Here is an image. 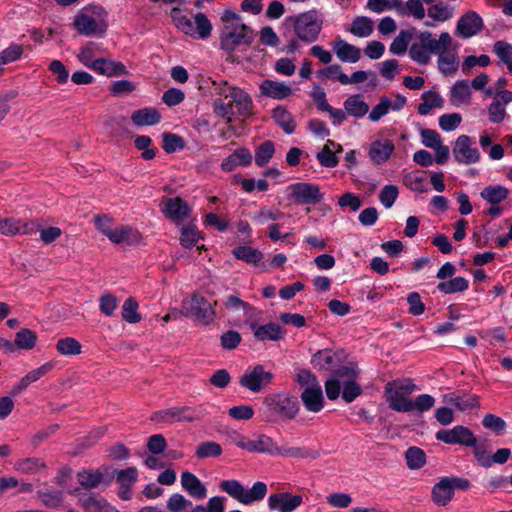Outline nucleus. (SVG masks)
Returning a JSON list of instances; mask_svg holds the SVG:
<instances>
[{"instance_id": "38", "label": "nucleus", "mask_w": 512, "mask_h": 512, "mask_svg": "<svg viewBox=\"0 0 512 512\" xmlns=\"http://www.w3.org/2000/svg\"><path fill=\"white\" fill-rule=\"evenodd\" d=\"M77 480L82 487L92 489L103 483L105 477L99 470H83L78 472Z\"/></svg>"}, {"instance_id": "24", "label": "nucleus", "mask_w": 512, "mask_h": 512, "mask_svg": "<svg viewBox=\"0 0 512 512\" xmlns=\"http://www.w3.org/2000/svg\"><path fill=\"white\" fill-rule=\"evenodd\" d=\"M335 378L329 379L325 382L326 395L330 400H335L339 397L342 386V379L344 377H354L355 370L350 367H342L336 371Z\"/></svg>"}, {"instance_id": "36", "label": "nucleus", "mask_w": 512, "mask_h": 512, "mask_svg": "<svg viewBox=\"0 0 512 512\" xmlns=\"http://www.w3.org/2000/svg\"><path fill=\"white\" fill-rule=\"evenodd\" d=\"M470 447H473V455L477 463L484 468H490V441L487 439L477 441L475 438V444Z\"/></svg>"}, {"instance_id": "61", "label": "nucleus", "mask_w": 512, "mask_h": 512, "mask_svg": "<svg viewBox=\"0 0 512 512\" xmlns=\"http://www.w3.org/2000/svg\"><path fill=\"white\" fill-rule=\"evenodd\" d=\"M283 217V212L277 209L263 207L253 216V219L259 224H264L267 221H276L282 219Z\"/></svg>"}, {"instance_id": "45", "label": "nucleus", "mask_w": 512, "mask_h": 512, "mask_svg": "<svg viewBox=\"0 0 512 512\" xmlns=\"http://www.w3.org/2000/svg\"><path fill=\"white\" fill-rule=\"evenodd\" d=\"M37 340V335L30 329L23 328L16 333L14 347L17 346L20 349L30 350L32 349Z\"/></svg>"}, {"instance_id": "25", "label": "nucleus", "mask_w": 512, "mask_h": 512, "mask_svg": "<svg viewBox=\"0 0 512 512\" xmlns=\"http://www.w3.org/2000/svg\"><path fill=\"white\" fill-rule=\"evenodd\" d=\"M250 328L254 331V337L259 341H278L282 339L284 335L281 326L276 323L257 326L252 322Z\"/></svg>"}, {"instance_id": "13", "label": "nucleus", "mask_w": 512, "mask_h": 512, "mask_svg": "<svg viewBox=\"0 0 512 512\" xmlns=\"http://www.w3.org/2000/svg\"><path fill=\"white\" fill-rule=\"evenodd\" d=\"M436 439L450 445L471 446L475 444L473 432L465 426H455L452 429H442L436 433Z\"/></svg>"}, {"instance_id": "54", "label": "nucleus", "mask_w": 512, "mask_h": 512, "mask_svg": "<svg viewBox=\"0 0 512 512\" xmlns=\"http://www.w3.org/2000/svg\"><path fill=\"white\" fill-rule=\"evenodd\" d=\"M407 465L411 469L421 468L426 461L425 453L418 447H410L405 454Z\"/></svg>"}, {"instance_id": "56", "label": "nucleus", "mask_w": 512, "mask_h": 512, "mask_svg": "<svg viewBox=\"0 0 512 512\" xmlns=\"http://www.w3.org/2000/svg\"><path fill=\"white\" fill-rule=\"evenodd\" d=\"M267 493V486L264 482H255L250 490L245 489L244 504L248 505L255 501L262 500Z\"/></svg>"}, {"instance_id": "17", "label": "nucleus", "mask_w": 512, "mask_h": 512, "mask_svg": "<svg viewBox=\"0 0 512 512\" xmlns=\"http://www.w3.org/2000/svg\"><path fill=\"white\" fill-rule=\"evenodd\" d=\"M74 27L78 33L85 36L102 35L106 30L104 24L86 13H79L74 19Z\"/></svg>"}, {"instance_id": "42", "label": "nucleus", "mask_w": 512, "mask_h": 512, "mask_svg": "<svg viewBox=\"0 0 512 512\" xmlns=\"http://www.w3.org/2000/svg\"><path fill=\"white\" fill-rule=\"evenodd\" d=\"M469 282L464 277H455L449 281L440 282L437 289L444 294L462 292L468 289Z\"/></svg>"}, {"instance_id": "1", "label": "nucleus", "mask_w": 512, "mask_h": 512, "mask_svg": "<svg viewBox=\"0 0 512 512\" xmlns=\"http://www.w3.org/2000/svg\"><path fill=\"white\" fill-rule=\"evenodd\" d=\"M213 111L216 115L231 123L235 115L247 117L252 113V99L242 89L230 86L227 82H214Z\"/></svg>"}, {"instance_id": "51", "label": "nucleus", "mask_w": 512, "mask_h": 512, "mask_svg": "<svg viewBox=\"0 0 512 512\" xmlns=\"http://www.w3.org/2000/svg\"><path fill=\"white\" fill-rule=\"evenodd\" d=\"M137 309L138 303L134 298L126 299L122 306V318L129 323H138L141 320V316Z\"/></svg>"}, {"instance_id": "49", "label": "nucleus", "mask_w": 512, "mask_h": 512, "mask_svg": "<svg viewBox=\"0 0 512 512\" xmlns=\"http://www.w3.org/2000/svg\"><path fill=\"white\" fill-rule=\"evenodd\" d=\"M224 307L230 311L242 310L246 317H251L254 311L249 303L241 300L237 295H229L224 302Z\"/></svg>"}, {"instance_id": "9", "label": "nucleus", "mask_w": 512, "mask_h": 512, "mask_svg": "<svg viewBox=\"0 0 512 512\" xmlns=\"http://www.w3.org/2000/svg\"><path fill=\"white\" fill-rule=\"evenodd\" d=\"M179 313L204 325L212 323L215 319V311L211 303L198 294L185 298L182 301V308Z\"/></svg>"}, {"instance_id": "43", "label": "nucleus", "mask_w": 512, "mask_h": 512, "mask_svg": "<svg viewBox=\"0 0 512 512\" xmlns=\"http://www.w3.org/2000/svg\"><path fill=\"white\" fill-rule=\"evenodd\" d=\"M81 344L72 337L59 339L56 344V350L65 356H73L81 353Z\"/></svg>"}, {"instance_id": "16", "label": "nucleus", "mask_w": 512, "mask_h": 512, "mask_svg": "<svg viewBox=\"0 0 512 512\" xmlns=\"http://www.w3.org/2000/svg\"><path fill=\"white\" fill-rule=\"evenodd\" d=\"M72 494L78 497V504L85 512H117L102 497L81 493L79 489H75Z\"/></svg>"}, {"instance_id": "47", "label": "nucleus", "mask_w": 512, "mask_h": 512, "mask_svg": "<svg viewBox=\"0 0 512 512\" xmlns=\"http://www.w3.org/2000/svg\"><path fill=\"white\" fill-rule=\"evenodd\" d=\"M275 152L274 143L270 140L261 143L255 151V163L262 167L267 164Z\"/></svg>"}, {"instance_id": "2", "label": "nucleus", "mask_w": 512, "mask_h": 512, "mask_svg": "<svg viewBox=\"0 0 512 512\" xmlns=\"http://www.w3.org/2000/svg\"><path fill=\"white\" fill-rule=\"evenodd\" d=\"M221 21L223 25L220 30V48L226 53V60L233 62V52L241 46L251 45L255 33L239 14L231 10L224 11Z\"/></svg>"}, {"instance_id": "14", "label": "nucleus", "mask_w": 512, "mask_h": 512, "mask_svg": "<svg viewBox=\"0 0 512 512\" xmlns=\"http://www.w3.org/2000/svg\"><path fill=\"white\" fill-rule=\"evenodd\" d=\"M272 378L273 374L270 371H266L262 365H256L241 376L240 384L252 392H259L271 382Z\"/></svg>"}, {"instance_id": "39", "label": "nucleus", "mask_w": 512, "mask_h": 512, "mask_svg": "<svg viewBox=\"0 0 512 512\" xmlns=\"http://www.w3.org/2000/svg\"><path fill=\"white\" fill-rule=\"evenodd\" d=\"M233 255L239 260L254 265H258L263 259L262 252L250 246H239L234 248Z\"/></svg>"}, {"instance_id": "8", "label": "nucleus", "mask_w": 512, "mask_h": 512, "mask_svg": "<svg viewBox=\"0 0 512 512\" xmlns=\"http://www.w3.org/2000/svg\"><path fill=\"white\" fill-rule=\"evenodd\" d=\"M171 14L177 28L185 34L190 36H195L197 34L198 37L202 39L211 35L212 25L205 14H196L194 17V23L190 18L182 15L178 8H173Z\"/></svg>"}, {"instance_id": "19", "label": "nucleus", "mask_w": 512, "mask_h": 512, "mask_svg": "<svg viewBox=\"0 0 512 512\" xmlns=\"http://www.w3.org/2000/svg\"><path fill=\"white\" fill-rule=\"evenodd\" d=\"M89 68L94 70L98 74L107 77H116L128 74V71L124 64L106 58L95 59L93 64Z\"/></svg>"}, {"instance_id": "23", "label": "nucleus", "mask_w": 512, "mask_h": 512, "mask_svg": "<svg viewBox=\"0 0 512 512\" xmlns=\"http://www.w3.org/2000/svg\"><path fill=\"white\" fill-rule=\"evenodd\" d=\"M301 400L308 411L319 412L323 408L324 403L321 385L306 387L301 394Z\"/></svg>"}, {"instance_id": "28", "label": "nucleus", "mask_w": 512, "mask_h": 512, "mask_svg": "<svg viewBox=\"0 0 512 512\" xmlns=\"http://www.w3.org/2000/svg\"><path fill=\"white\" fill-rule=\"evenodd\" d=\"M454 491L447 477L442 478L432 488V501L438 506H446L452 500Z\"/></svg>"}, {"instance_id": "18", "label": "nucleus", "mask_w": 512, "mask_h": 512, "mask_svg": "<svg viewBox=\"0 0 512 512\" xmlns=\"http://www.w3.org/2000/svg\"><path fill=\"white\" fill-rule=\"evenodd\" d=\"M439 71L445 75L450 76L456 73L459 67V56L456 48L448 46L443 49L437 58Z\"/></svg>"}, {"instance_id": "41", "label": "nucleus", "mask_w": 512, "mask_h": 512, "mask_svg": "<svg viewBox=\"0 0 512 512\" xmlns=\"http://www.w3.org/2000/svg\"><path fill=\"white\" fill-rule=\"evenodd\" d=\"M273 118L287 134L294 132L296 124L291 114L285 108L280 106L276 107L273 110Z\"/></svg>"}, {"instance_id": "20", "label": "nucleus", "mask_w": 512, "mask_h": 512, "mask_svg": "<svg viewBox=\"0 0 512 512\" xmlns=\"http://www.w3.org/2000/svg\"><path fill=\"white\" fill-rule=\"evenodd\" d=\"M163 212L171 220L179 222L188 217L190 208L180 197H172L165 200Z\"/></svg>"}, {"instance_id": "55", "label": "nucleus", "mask_w": 512, "mask_h": 512, "mask_svg": "<svg viewBox=\"0 0 512 512\" xmlns=\"http://www.w3.org/2000/svg\"><path fill=\"white\" fill-rule=\"evenodd\" d=\"M100 51V46L94 42H88L80 49L78 60L86 67H91L94 56Z\"/></svg>"}, {"instance_id": "34", "label": "nucleus", "mask_w": 512, "mask_h": 512, "mask_svg": "<svg viewBox=\"0 0 512 512\" xmlns=\"http://www.w3.org/2000/svg\"><path fill=\"white\" fill-rule=\"evenodd\" d=\"M109 240L115 244H128L131 245L138 241V234L128 226H121L112 231L107 236Z\"/></svg>"}, {"instance_id": "44", "label": "nucleus", "mask_w": 512, "mask_h": 512, "mask_svg": "<svg viewBox=\"0 0 512 512\" xmlns=\"http://www.w3.org/2000/svg\"><path fill=\"white\" fill-rule=\"evenodd\" d=\"M37 497L44 506L52 509L60 507L63 501L62 492L55 489L38 491Z\"/></svg>"}, {"instance_id": "27", "label": "nucleus", "mask_w": 512, "mask_h": 512, "mask_svg": "<svg viewBox=\"0 0 512 512\" xmlns=\"http://www.w3.org/2000/svg\"><path fill=\"white\" fill-rule=\"evenodd\" d=\"M471 88L467 80H459L450 89V102L454 106L471 103Z\"/></svg>"}, {"instance_id": "11", "label": "nucleus", "mask_w": 512, "mask_h": 512, "mask_svg": "<svg viewBox=\"0 0 512 512\" xmlns=\"http://www.w3.org/2000/svg\"><path fill=\"white\" fill-rule=\"evenodd\" d=\"M473 140L467 135H460L453 147L454 159L465 165L475 164L480 160V152L473 147Z\"/></svg>"}, {"instance_id": "60", "label": "nucleus", "mask_w": 512, "mask_h": 512, "mask_svg": "<svg viewBox=\"0 0 512 512\" xmlns=\"http://www.w3.org/2000/svg\"><path fill=\"white\" fill-rule=\"evenodd\" d=\"M162 148L167 153H173L177 150L184 148V141L181 136L172 133H164Z\"/></svg>"}, {"instance_id": "58", "label": "nucleus", "mask_w": 512, "mask_h": 512, "mask_svg": "<svg viewBox=\"0 0 512 512\" xmlns=\"http://www.w3.org/2000/svg\"><path fill=\"white\" fill-rule=\"evenodd\" d=\"M482 425L497 435L503 434L507 427L506 422L502 418L490 413L484 416Z\"/></svg>"}, {"instance_id": "4", "label": "nucleus", "mask_w": 512, "mask_h": 512, "mask_svg": "<svg viewBox=\"0 0 512 512\" xmlns=\"http://www.w3.org/2000/svg\"><path fill=\"white\" fill-rule=\"evenodd\" d=\"M417 386L411 379H399L385 385V395L389 407L396 412H410L411 399L408 398Z\"/></svg>"}, {"instance_id": "3", "label": "nucleus", "mask_w": 512, "mask_h": 512, "mask_svg": "<svg viewBox=\"0 0 512 512\" xmlns=\"http://www.w3.org/2000/svg\"><path fill=\"white\" fill-rule=\"evenodd\" d=\"M453 39L448 32H443L438 38L429 31L420 32L416 41L409 49V56L418 64L426 65L431 60V55L438 54L448 46H452Z\"/></svg>"}, {"instance_id": "6", "label": "nucleus", "mask_w": 512, "mask_h": 512, "mask_svg": "<svg viewBox=\"0 0 512 512\" xmlns=\"http://www.w3.org/2000/svg\"><path fill=\"white\" fill-rule=\"evenodd\" d=\"M263 404L271 416L282 420L293 419L299 411L297 398L286 393L268 395Z\"/></svg>"}, {"instance_id": "29", "label": "nucleus", "mask_w": 512, "mask_h": 512, "mask_svg": "<svg viewBox=\"0 0 512 512\" xmlns=\"http://www.w3.org/2000/svg\"><path fill=\"white\" fill-rule=\"evenodd\" d=\"M261 93L273 99H284L292 94L290 86L284 83L264 80L260 85Z\"/></svg>"}, {"instance_id": "26", "label": "nucleus", "mask_w": 512, "mask_h": 512, "mask_svg": "<svg viewBox=\"0 0 512 512\" xmlns=\"http://www.w3.org/2000/svg\"><path fill=\"white\" fill-rule=\"evenodd\" d=\"M333 50L342 62L355 63L361 57V50L343 39H338L334 42Z\"/></svg>"}, {"instance_id": "21", "label": "nucleus", "mask_w": 512, "mask_h": 512, "mask_svg": "<svg viewBox=\"0 0 512 512\" xmlns=\"http://www.w3.org/2000/svg\"><path fill=\"white\" fill-rule=\"evenodd\" d=\"M395 146L389 139L375 140L369 148V157L374 164L385 163L393 153Z\"/></svg>"}, {"instance_id": "52", "label": "nucleus", "mask_w": 512, "mask_h": 512, "mask_svg": "<svg viewBox=\"0 0 512 512\" xmlns=\"http://www.w3.org/2000/svg\"><path fill=\"white\" fill-rule=\"evenodd\" d=\"M222 453L220 444L212 441L203 442L197 446L195 455L200 458L217 457Z\"/></svg>"}, {"instance_id": "5", "label": "nucleus", "mask_w": 512, "mask_h": 512, "mask_svg": "<svg viewBox=\"0 0 512 512\" xmlns=\"http://www.w3.org/2000/svg\"><path fill=\"white\" fill-rule=\"evenodd\" d=\"M250 452L265 453L272 456L281 455L293 458L318 457L317 452L310 451L305 448L278 446L271 437L265 434H259L256 439L252 440Z\"/></svg>"}, {"instance_id": "12", "label": "nucleus", "mask_w": 512, "mask_h": 512, "mask_svg": "<svg viewBox=\"0 0 512 512\" xmlns=\"http://www.w3.org/2000/svg\"><path fill=\"white\" fill-rule=\"evenodd\" d=\"M288 189L294 198V202L298 205L317 204L323 198L319 186L314 184L298 182L291 184Z\"/></svg>"}, {"instance_id": "22", "label": "nucleus", "mask_w": 512, "mask_h": 512, "mask_svg": "<svg viewBox=\"0 0 512 512\" xmlns=\"http://www.w3.org/2000/svg\"><path fill=\"white\" fill-rule=\"evenodd\" d=\"M181 485L183 489L196 500L205 499L207 496V488L205 485L189 471H185L181 474Z\"/></svg>"}, {"instance_id": "53", "label": "nucleus", "mask_w": 512, "mask_h": 512, "mask_svg": "<svg viewBox=\"0 0 512 512\" xmlns=\"http://www.w3.org/2000/svg\"><path fill=\"white\" fill-rule=\"evenodd\" d=\"M412 39V34L409 31H400L398 36L393 40L390 45V52L395 55L404 54L407 50L408 44Z\"/></svg>"}, {"instance_id": "62", "label": "nucleus", "mask_w": 512, "mask_h": 512, "mask_svg": "<svg viewBox=\"0 0 512 512\" xmlns=\"http://www.w3.org/2000/svg\"><path fill=\"white\" fill-rule=\"evenodd\" d=\"M435 404V399L429 394H421L415 400L411 399L410 412L416 410L420 413L430 410Z\"/></svg>"}, {"instance_id": "48", "label": "nucleus", "mask_w": 512, "mask_h": 512, "mask_svg": "<svg viewBox=\"0 0 512 512\" xmlns=\"http://www.w3.org/2000/svg\"><path fill=\"white\" fill-rule=\"evenodd\" d=\"M454 10L444 3H437L428 8V16L436 21H447L453 17Z\"/></svg>"}, {"instance_id": "15", "label": "nucleus", "mask_w": 512, "mask_h": 512, "mask_svg": "<svg viewBox=\"0 0 512 512\" xmlns=\"http://www.w3.org/2000/svg\"><path fill=\"white\" fill-rule=\"evenodd\" d=\"M483 27L481 16L475 11H468L457 21L455 33L459 37L467 39L480 33Z\"/></svg>"}, {"instance_id": "10", "label": "nucleus", "mask_w": 512, "mask_h": 512, "mask_svg": "<svg viewBox=\"0 0 512 512\" xmlns=\"http://www.w3.org/2000/svg\"><path fill=\"white\" fill-rule=\"evenodd\" d=\"M203 414L204 410L201 408H192L188 406L172 407L154 413L152 420L165 423H171L173 421L193 422L199 420Z\"/></svg>"}, {"instance_id": "7", "label": "nucleus", "mask_w": 512, "mask_h": 512, "mask_svg": "<svg viewBox=\"0 0 512 512\" xmlns=\"http://www.w3.org/2000/svg\"><path fill=\"white\" fill-rule=\"evenodd\" d=\"M293 22L294 33L301 41L313 43L318 39L322 29V20L315 11H308L289 18Z\"/></svg>"}, {"instance_id": "50", "label": "nucleus", "mask_w": 512, "mask_h": 512, "mask_svg": "<svg viewBox=\"0 0 512 512\" xmlns=\"http://www.w3.org/2000/svg\"><path fill=\"white\" fill-rule=\"evenodd\" d=\"M348 380L342 381L343 392L342 398L346 403H351L355 398L361 394V387L355 382L356 375L354 377H347Z\"/></svg>"}, {"instance_id": "63", "label": "nucleus", "mask_w": 512, "mask_h": 512, "mask_svg": "<svg viewBox=\"0 0 512 512\" xmlns=\"http://www.w3.org/2000/svg\"><path fill=\"white\" fill-rule=\"evenodd\" d=\"M493 52L505 64L512 60V45L503 40L494 43Z\"/></svg>"}, {"instance_id": "46", "label": "nucleus", "mask_w": 512, "mask_h": 512, "mask_svg": "<svg viewBox=\"0 0 512 512\" xmlns=\"http://www.w3.org/2000/svg\"><path fill=\"white\" fill-rule=\"evenodd\" d=\"M219 486L222 491L244 504L245 488L239 481L224 480Z\"/></svg>"}, {"instance_id": "59", "label": "nucleus", "mask_w": 512, "mask_h": 512, "mask_svg": "<svg viewBox=\"0 0 512 512\" xmlns=\"http://www.w3.org/2000/svg\"><path fill=\"white\" fill-rule=\"evenodd\" d=\"M138 477V470L135 467H129L116 472V480L121 488H130Z\"/></svg>"}, {"instance_id": "31", "label": "nucleus", "mask_w": 512, "mask_h": 512, "mask_svg": "<svg viewBox=\"0 0 512 512\" xmlns=\"http://www.w3.org/2000/svg\"><path fill=\"white\" fill-rule=\"evenodd\" d=\"M33 231L32 223H24L12 218H0V233L6 236L27 234Z\"/></svg>"}, {"instance_id": "32", "label": "nucleus", "mask_w": 512, "mask_h": 512, "mask_svg": "<svg viewBox=\"0 0 512 512\" xmlns=\"http://www.w3.org/2000/svg\"><path fill=\"white\" fill-rule=\"evenodd\" d=\"M14 469L22 474H37L46 469V463L36 457L22 458L15 462Z\"/></svg>"}, {"instance_id": "64", "label": "nucleus", "mask_w": 512, "mask_h": 512, "mask_svg": "<svg viewBox=\"0 0 512 512\" xmlns=\"http://www.w3.org/2000/svg\"><path fill=\"white\" fill-rule=\"evenodd\" d=\"M191 505V501L187 500L183 495L177 493L171 495L167 501V508L172 512H181Z\"/></svg>"}, {"instance_id": "37", "label": "nucleus", "mask_w": 512, "mask_h": 512, "mask_svg": "<svg viewBox=\"0 0 512 512\" xmlns=\"http://www.w3.org/2000/svg\"><path fill=\"white\" fill-rule=\"evenodd\" d=\"M509 195L508 188L501 185H490L485 187L480 196L492 205H497Z\"/></svg>"}, {"instance_id": "33", "label": "nucleus", "mask_w": 512, "mask_h": 512, "mask_svg": "<svg viewBox=\"0 0 512 512\" xmlns=\"http://www.w3.org/2000/svg\"><path fill=\"white\" fill-rule=\"evenodd\" d=\"M344 108L346 113L356 118H362L369 111L368 104L359 94L349 96L344 102Z\"/></svg>"}, {"instance_id": "30", "label": "nucleus", "mask_w": 512, "mask_h": 512, "mask_svg": "<svg viewBox=\"0 0 512 512\" xmlns=\"http://www.w3.org/2000/svg\"><path fill=\"white\" fill-rule=\"evenodd\" d=\"M52 366L49 363H46L37 369L30 371L26 374L21 380L16 383L11 390V394L16 396L19 395L23 390H25L31 383L39 380L45 374H47L51 370Z\"/></svg>"}, {"instance_id": "57", "label": "nucleus", "mask_w": 512, "mask_h": 512, "mask_svg": "<svg viewBox=\"0 0 512 512\" xmlns=\"http://www.w3.org/2000/svg\"><path fill=\"white\" fill-rule=\"evenodd\" d=\"M334 362V357L329 350H319L312 357L311 363L314 368L328 370Z\"/></svg>"}, {"instance_id": "35", "label": "nucleus", "mask_w": 512, "mask_h": 512, "mask_svg": "<svg viewBox=\"0 0 512 512\" xmlns=\"http://www.w3.org/2000/svg\"><path fill=\"white\" fill-rule=\"evenodd\" d=\"M131 119L137 126L154 125L160 119V113L155 108H143L133 112Z\"/></svg>"}, {"instance_id": "40", "label": "nucleus", "mask_w": 512, "mask_h": 512, "mask_svg": "<svg viewBox=\"0 0 512 512\" xmlns=\"http://www.w3.org/2000/svg\"><path fill=\"white\" fill-rule=\"evenodd\" d=\"M350 32L357 37H368L373 32V21L364 16L356 17L351 24Z\"/></svg>"}]
</instances>
